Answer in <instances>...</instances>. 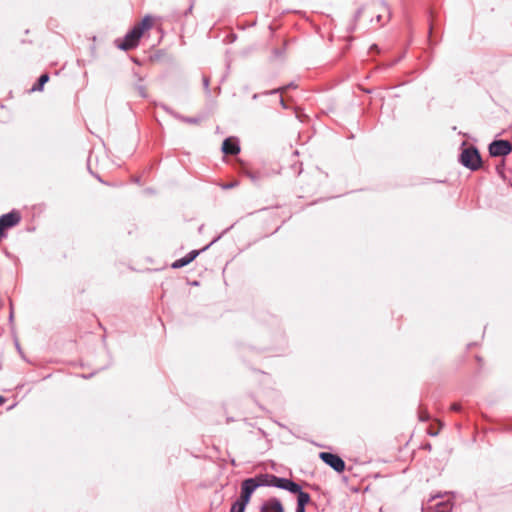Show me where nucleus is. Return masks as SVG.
Instances as JSON below:
<instances>
[{
	"label": "nucleus",
	"instance_id": "nucleus-1",
	"mask_svg": "<svg viewBox=\"0 0 512 512\" xmlns=\"http://www.w3.org/2000/svg\"><path fill=\"white\" fill-rule=\"evenodd\" d=\"M153 26V18L149 15L145 16L139 23H137L133 29L124 37V39L118 44V47L122 50H131L135 48L143 33L149 30Z\"/></svg>",
	"mask_w": 512,
	"mask_h": 512
},
{
	"label": "nucleus",
	"instance_id": "nucleus-6",
	"mask_svg": "<svg viewBox=\"0 0 512 512\" xmlns=\"http://www.w3.org/2000/svg\"><path fill=\"white\" fill-rule=\"evenodd\" d=\"M273 486L288 490L291 493L299 492V485L289 479L274 477Z\"/></svg>",
	"mask_w": 512,
	"mask_h": 512
},
{
	"label": "nucleus",
	"instance_id": "nucleus-11",
	"mask_svg": "<svg viewBox=\"0 0 512 512\" xmlns=\"http://www.w3.org/2000/svg\"><path fill=\"white\" fill-rule=\"evenodd\" d=\"M297 494V508L296 512H305V505L310 502V495L306 492L301 491V487L299 486V492Z\"/></svg>",
	"mask_w": 512,
	"mask_h": 512
},
{
	"label": "nucleus",
	"instance_id": "nucleus-2",
	"mask_svg": "<svg viewBox=\"0 0 512 512\" xmlns=\"http://www.w3.org/2000/svg\"><path fill=\"white\" fill-rule=\"evenodd\" d=\"M460 162L463 166L469 168L472 171H476L481 168L482 160L478 150L473 147L464 148L460 154Z\"/></svg>",
	"mask_w": 512,
	"mask_h": 512
},
{
	"label": "nucleus",
	"instance_id": "nucleus-8",
	"mask_svg": "<svg viewBox=\"0 0 512 512\" xmlns=\"http://www.w3.org/2000/svg\"><path fill=\"white\" fill-rule=\"evenodd\" d=\"M222 151L228 155H236L240 152V147L233 138H227L222 144Z\"/></svg>",
	"mask_w": 512,
	"mask_h": 512
},
{
	"label": "nucleus",
	"instance_id": "nucleus-7",
	"mask_svg": "<svg viewBox=\"0 0 512 512\" xmlns=\"http://www.w3.org/2000/svg\"><path fill=\"white\" fill-rule=\"evenodd\" d=\"M260 512H284V507L279 499L270 498L261 505Z\"/></svg>",
	"mask_w": 512,
	"mask_h": 512
},
{
	"label": "nucleus",
	"instance_id": "nucleus-3",
	"mask_svg": "<svg viewBox=\"0 0 512 512\" xmlns=\"http://www.w3.org/2000/svg\"><path fill=\"white\" fill-rule=\"evenodd\" d=\"M512 151V145L507 140H496L489 145V153L493 157L506 156Z\"/></svg>",
	"mask_w": 512,
	"mask_h": 512
},
{
	"label": "nucleus",
	"instance_id": "nucleus-16",
	"mask_svg": "<svg viewBox=\"0 0 512 512\" xmlns=\"http://www.w3.org/2000/svg\"><path fill=\"white\" fill-rule=\"evenodd\" d=\"M428 432L430 435H433V436L438 434V431H432V427L429 428Z\"/></svg>",
	"mask_w": 512,
	"mask_h": 512
},
{
	"label": "nucleus",
	"instance_id": "nucleus-19",
	"mask_svg": "<svg viewBox=\"0 0 512 512\" xmlns=\"http://www.w3.org/2000/svg\"><path fill=\"white\" fill-rule=\"evenodd\" d=\"M281 104L283 105V107H286V105H285V101H284V99H283V98H281Z\"/></svg>",
	"mask_w": 512,
	"mask_h": 512
},
{
	"label": "nucleus",
	"instance_id": "nucleus-18",
	"mask_svg": "<svg viewBox=\"0 0 512 512\" xmlns=\"http://www.w3.org/2000/svg\"><path fill=\"white\" fill-rule=\"evenodd\" d=\"M4 402H5V398H4L3 396H0V406H1L2 404H4Z\"/></svg>",
	"mask_w": 512,
	"mask_h": 512
},
{
	"label": "nucleus",
	"instance_id": "nucleus-10",
	"mask_svg": "<svg viewBox=\"0 0 512 512\" xmlns=\"http://www.w3.org/2000/svg\"><path fill=\"white\" fill-rule=\"evenodd\" d=\"M274 475L271 474H260L254 478H249L250 480H253L254 484L256 485V488L259 486H273L274 482Z\"/></svg>",
	"mask_w": 512,
	"mask_h": 512
},
{
	"label": "nucleus",
	"instance_id": "nucleus-12",
	"mask_svg": "<svg viewBox=\"0 0 512 512\" xmlns=\"http://www.w3.org/2000/svg\"><path fill=\"white\" fill-rule=\"evenodd\" d=\"M49 81L48 74H42L38 79V83L33 86L32 91H41L43 86Z\"/></svg>",
	"mask_w": 512,
	"mask_h": 512
},
{
	"label": "nucleus",
	"instance_id": "nucleus-5",
	"mask_svg": "<svg viewBox=\"0 0 512 512\" xmlns=\"http://www.w3.org/2000/svg\"><path fill=\"white\" fill-rule=\"evenodd\" d=\"M256 490V485L253 480L245 479L241 485V495L238 500L242 501L245 504H248L251 499L252 493Z\"/></svg>",
	"mask_w": 512,
	"mask_h": 512
},
{
	"label": "nucleus",
	"instance_id": "nucleus-17",
	"mask_svg": "<svg viewBox=\"0 0 512 512\" xmlns=\"http://www.w3.org/2000/svg\"><path fill=\"white\" fill-rule=\"evenodd\" d=\"M287 87H282V88H278L276 89L275 91H280L281 93H283L284 91H286Z\"/></svg>",
	"mask_w": 512,
	"mask_h": 512
},
{
	"label": "nucleus",
	"instance_id": "nucleus-13",
	"mask_svg": "<svg viewBox=\"0 0 512 512\" xmlns=\"http://www.w3.org/2000/svg\"><path fill=\"white\" fill-rule=\"evenodd\" d=\"M247 504L237 500L231 507L230 512H244Z\"/></svg>",
	"mask_w": 512,
	"mask_h": 512
},
{
	"label": "nucleus",
	"instance_id": "nucleus-14",
	"mask_svg": "<svg viewBox=\"0 0 512 512\" xmlns=\"http://www.w3.org/2000/svg\"><path fill=\"white\" fill-rule=\"evenodd\" d=\"M430 418L429 413L426 408L421 407L419 409V419L421 421H427Z\"/></svg>",
	"mask_w": 512,
	"mask_h": 512
},
{
	"label": "nucleus",
	"instance_id": "nucleus-4",
	"mask_svg": "<svg viewBox=\"0 0 512 512\" xmlns=\"http://www.w3.org/2000/svg\"><path fill=\"white\" fill-rule=\"evenodd\" d=\"M319 457L335 471L341 473L345 470V462L338 455L329 452H321Z\"/></svg>",
	"mask_w": 512,
	"mask_h": 512
},
{
	"label": "nucleus",
	"instance_id": "nucleus-9",
	"mask_svg": "<svg viewBox=\"0 0 512 512\" xmlns=\"http://www.w3.org/2000/svg\"><path fill=\"white\" fill-rule=\"evenodd\" d=\"M198 254H199L198 251L193 250L190 253H188L185 257L180 258V259L176 260L175 262H173L171 266L174 269L184 267V266L188 265L189 263H191L198 256Z\"/></svg>",
	"mask_w": 512,
	"mask_h": 512
},
{
	"label": "nucleus",
	"instance_id": "nucleus-15",
	"mask_svg": "<svg viewBox=\"0 0 512 512\" xmlns=\"http://www.w3.org/2000/svg\"><path fill=\"white\" fill-rule=\"evenodd\" d=\"M460 409H461V405L459 403H453L451 405V410H453V411H460Z\"/></svg>",
	"mask_w": 512,
	"mask_h": 512
}]
</instances>
